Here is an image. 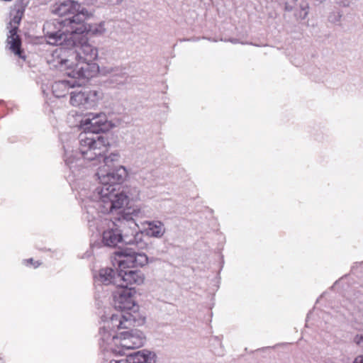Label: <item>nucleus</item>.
<instances>
[{
	"instance_id": "nucleus-1",
	"label": "nucleus",
	"mask_w": 363,
	"mask_h": 363,
	"mask_svg": "<svg viewBox=\"0 0 363 363\" xmlns=\"http://www.w3.org/2000/svg\"><path fill=\"white\" fill-rule=\"evenodd\" d=\"M86 217L90 227L103 231L102 242L108 247H116L118 243L135 246L143 249L147 243L143 234L138 230L135 218H142L143 211L138 207H128L119 211L103 213L94 205L85 206Z\"/></svg>"
},
{
	"instance_id": "nucleus-2",
	"label": "nucleus",
	"mask_w": 363,
	"mask_h": 363,
	"mask_svg": "<svg viewBox=\"0 0 363 363\" xmlns=\"http://www.w3.org/2000/svg\"><path fill=\"white\" fill-rule=\"evenodd\" d=\"M96 176L99 185L88 199L93 203L94 207L103 213L121 210L128 203V199H139L140 191L136 187L133 189V192L116 191V186L127 176L126 169L123 166L108 169L99 167Z\"/></svg>"
},
{
	"instance_id": "nucleus-3",
	"label": "nucleus",
	"mask_w": 363,
	"mask_h": 363,
	"mask_svg": "<svg viewBox=\"0 0 363 363\" xmlns=\"http://www.w3.org/2000/svg\"><path fill=\"white\" fill-rule=\"evenodd\" d=\"M110 142L106 135L89 137L86 134L79 135V147L77 150H69L63 145L65 150V162L74 177L77 176V172L83 165V160L88 161L103 160L107 169L118 167L121 155L118 152H111L108 156L104 155L108 151Z\"/></svg>"
},
{
	"instance_id": "nucleus-4",
	"label": "nucleus",
	"mask_w": 363,
	"mask_h": 363,
	"mask_svg": "<svg viewBox=\"0 0 363 363\" xmlns=\"http://www.w3.org/2000/svg\"><path fill=\"white\" fill-rule=\"evenodd\" d=\"M73 44H67L71 50V59L74 62V68L68 72L69 77L79 79H89L99 72V66L94 62L98 57V50L90 44L85 35L74 33Z\"/></svg>"
},
{
	"instance_id": "nucleus-5",
	"label": "nucleus",
	"mask_w": 363,
	"mask_h": 363,
	"mask_svg": "<svg viewBox=\"0 0 363 363\" xmlns=\"http://www.w3.org/2000/svg\"><path fill=\"white\" fill-rule=\"evenodd\" d=\"M116 255L118 257V265L117 287L135 288L133 286V284H143L145 278L140 271L125 269L145 266L148 262L147 256L133 247L121 250Z\"/></svg>"
},
{
	"instance_id": "nucleus-6",
	"label": "nucleus",
	"mask_w": 363,
	"mask_h": 363,
	"mask_svg": "<svg viewBox=\"0 0 363 363\" xmlns=\"http://www.w3.org/2000/svg\"><path fill=\"white\" fill-rule=\"evenodd\" d=\"M83 16L75 15L72 18L54 19L43 25V33L48 43L50 45L73 44L74 23L82 21Z\"/></svg>"
},
{
	"instance_id": "nucleus-7",
	"label": "nucleus",
	"mask_w": 363,
	"mask_h": 363,
	"mask_svg": "<svg viewBox=\"0 0 363 363\" xmlns=\"http://www.w3.org/2000/svg\"><path fill=\"white\" fill-rule=\"evenodd\" d=\"M135 294V288L117 287L113 292L115 309L121 313L130 312L133 314H139L138 306L135 303L134 298Z\"/></svg>"
},
{
	"instance_id": "nucleus-8",
	"label": "nucleus",
	"mask_w": 363,
	"mask_h": 363,
	"mask_svg": "<svg viewBox=\"0 0 363 363\" xmlns=\"http://www.w3.org/2000/svg\"><path fill=\"white\" fill-rule=\"evenodd\" d=\"M80 126L85 132L84 134H86L89 137H96L93 135L94 133L98 134L100 132L108 130L111 128V123L104 113H89L81 121Z\"/></svg>"
},
{
	"instance_id": "nucleus-9",
	"label": "nucleus",
	"mask_w": 363,
	"mask_h": 363,
	"mask_svg": "<svg viewBox=\"0 0 363 363\" xmlns=\"http://www.w3.org/2000/svg\"><path fill=\"white\" fill-rule=\"evenodd\" d=\"M144 318H141L139 314H133L130 312L121 313L117 311L108 320L105 322L104 327L108 330L118 333L121 329H129L132 326L143 324Z\"/></svg>"
},
{
	"instance_id": "nucleus-10",
	"label": "nucleus",
	"mask_w": 363,
	"mask_h": 363,
	"mask_svg": "<svg viewBox=\"0 0 363 363\" xmlns=\"http://www.w3.org/2000/svg\"><path fill=\"white\" fill-rule=\"evenodd\" d=\"M47 57V62L51 68L57 69L62 72H71L74 68V62L71 59L72 54L69 47L60 45Z\"/></svg>"
},
{
	"instance_id": "nucleus-11",
	"label": "nucleus",
	"mask_w": 363,
	"mask_h": 363,
	"mask_svg": "<svg viewBox=\"0 0 363 363\" xmlns=\"http://www.w3.org/2000/svg\"><path fill=\"white\" fill-rule=\"evenodd\" d=\"M23 12L24 9L19 5H16L14 9L11 12V16H12L9 22L11 29L7 38V43L9 45V49L20 57H22L21 50V41L19 36L17 35V31Z\"/></svg>"
},
{
	"instance_id": "nucleus-12",
	"label": "nucleus",
	"mask_w": 363,
	"mask_h": 363,
	"mask_svg": "<svg viewBox=\"0 0 363 363\" xmlns=\"http://www.w3.org/2000/svg\"><path fill=\"white\" fill-rule=\"evenodd\" d=\"M101 90H84L70 92V104L74 106L86 108L96 106L103 99Z\"/></svg>"
},
{
	"instance_id": "nucleus-13",
	"label": "nucleus",
	"mask_w": 363,
	"mask_h": 363,
	"mask_svg": "<svg viewBox=\"0 0 363 363\" xmlns=\"http://www.w3.org/2000/svg\"><path fill=\"white\" fill-rule=\"evenodd\" d=\"M145 342L143 333L138 329L120 332L119 345L124 349H135L142 347Z\"/></svg>"
},
{
	"instance_id": "nucleus-14",
	"label": "nucleus",
	"mask_w": 363,
	"mask_h": 363,
	"mask_svg": "<svg viewBox=\"0 0 363 363\" xmlns=\"http://www.w3.org/2000/svg\"><path fill=\"white\" fill-rule=\"evenodd\" d=\"M52 13L60 17L72 18L77 13H87L84 9L82 8L80 4L74 0H67L62 2L56 3L52 6Z\"/></svg>"
},
{
	"instance_id": "nucleus-15",
	"label": "nucleus",
	"mask_w": 363,
	"mask_h": 363,
	"mask_svg": "<svg viewBox=\"0 0 363 363\" xmlns=\"http://www.w3.org/2000/svg\"><path fill=\"white\" fill-rule=\"evenodd\" d=\"M108 363H156V354L153 352L141 350L128 354L124 359H112Z\"/></svg>"
},
{
	"instance_id": "nucleus-16",
	"label": "nucleus",
	"mask_w": 363,
	"mask_h": 363,
	"mask_svg": "<svg viewBox=\"0 0 363 363\" xmlns=\"http://www.w3.org/2000/svg\"><path fill=\"white\" fill-rule=\"evenodd\" d=\"M77 15L83 16V18L82 21L74 23V28L73 30L74 33L81 35H84V33L86 35H100L105 32L104 22L94 24L85 23L84 21L86 20V13H77Z\"/></svg>"
},
{
	"instance_id": "nucleus-17",
	"label": "nucleus",
	"mask_w": 363,
	"mask_h": 363,
	"mask_svg": "<svg viewBox=\"0 0 363 363\" xmlns=\"http://www.w3.org/2000/svg\"><path fill=\"white\" fill-rule=\"evenodd\" d=\"M70 77L71 79L69 80L58 81L52 84V90L55 97H64L68 94L69 88L81 86L85 83V79Z\"/></svg>"
},
{
	"instance_id": "nucleus-18",
	"label": "nucleus",
	"mask_w": 363,
	"mask_h": 363,
	"mask_svg": "<svg viewBox=\"0 0 363 363\" xmlns=\"http://www.w3.org/2000/svg\"><path fill=\"white\" fill-rule=\"evenodd\" d=\"M100 342L99 345L104 351H113V344L115 345H119V335L120 333H114L107 328L103 326L100 328Z\"/></svg>"
},
{
	"instance_id": "nucleus-19",
	"label": "nucleus",
	"mask_w": 363,
	"mask_h": 363,
	"mask_svg": "<svg viewBox=\"0 0 363 363\" xmlns=\"http://www.w3.org/2000/svg\"><path fill=\"white\" fill-rule=\"evenodd\" d=\"M96 281H99L104 285L113 284L117 287L118 272L116 273L112 268L101 269L98 277H96Z\"/></svg>"
},
{
	"instance_id": "nucleus-20",
	"label": "nucleus",
	"mask_w": 363,
	"mask_h": 363,
	"mask_svg": "<svg viewBox=\"0 0 363 363\" xmlns=\"http://www.w3.org/2000/svg\"><path fill=\"white\" fill-rule=\"evenodd\" d=\"M146 234L153 238H161L165 233L164 224L160 220L147 221Z\"/></svg>"
},
{
	"instance_id": "nucleus-21",
	"label": "nucleus",
	"mask_w": 363,
	"mask_h": 363,
	"mask_svg": "<svg viewBox=\"0 0 363 363\" xmlns=\"http://www.w3.org/2000/svg\"><path fill=\"white\" fill-rule=\"evenodd\" d=\"M342 16V11L334 12L329 16V20L333 23H337L341 21Z\"/></svg>"
},
{
	"instance_id": "nucleus-22",
	"label": "nucleus",
	"mask_w": 363,
	"mask_h": 363,
	"mask_svg": "<svg viewBox=\"0 0 363 363\" xmlns=\"http://www.w3.org/2000/svg\"><path fill=\"white\" fill-rule=\"evenodd\" d=\"M334 4L340 8H349L352 2L351 0H334Z\"/></svg>"
},
{
	"instance_id": "nucleus-23",
	"label": "nucleus",
	"mask_w": 363,
	"mask_h": 363,
	"mask_svg": "<svg viewBox=\"0 0 363 363\" xmlns=\"http://www.w3.org/2000/svg\"><path fill=\"white\" fill-rule=\"evenodd\" d=\"M146 176L145 177H143V184L144 186H146L147 187H149L152 185L150 179L152 178V174L151 173H146L145 174Z\"/></svg>"
},
{
	"instance_id": "nucleus-24",
	"label": "nucleus",
	"mask_w": 363,
	"mask_h": 363,
	"mask_svg": "<svg viewBox=\"0 0 363 363\" xmlns=\"http://www.w3.org/2000/svg\"><path fill=\"white\" fill-rule=\"evenodd\" d=\"M354 342L359 346L363 347V335H357L354 337Z\"/></svg>"
},
{
	"instance_id": "nucleus-25",
	"label": "nucleus",
	"mask_w": 363,
	"mask_h": 363,
	"mask_svg": "<svg viewBox=\"0 0 363 363\" xmlns=\"http://www.w3.org/2000/svg\"><path fill=\"white\" fill-rule=\"evenodd\" d=\"M25 262L30 263L31 264H33L35 268H37L40 265V263L38 262H34V260L32 258L26 259V260H25Z\"/></svg>"
},
{
	"instance_id": "nucleus-26",
	"label": "nucleus",
	"mask_w": 363,
	"mask_h": 363,
	"mask_svg": "<svg viewBox=\"0 0 363 363\" xmlns=\"http://www.w3.org/2000/svg\"><path fill=\"white\" fill-rule=\"evenodd\" d=\"M353 363H363V355L357 356L354 358Z\"/></svg>"
},
{
	"instance_id": "nucleus-27",
	"label": "nucleus",
	"mask_w": 363,
	"mask_h": 363,
	"mask_svg": "<svg viewBox=\"0 0 363 363\" xmlns=\"http://www.w3.org/2000/svg\"><path fill=\"white\" fill-rule=\"evenodd\" d=\"M285 9L286 11H291L293 10V6H291L289 2H286L285 4Z\"/></svg>"
},
{
	"instance_id": "nucleus-28",
	"label": "nucleus",
	"mask_w": 363,
	"mask_h": 363,
	"mask_svg": "<svg viewBox=\"0 0 363 363\" xmlns=\"http://www.w3.org/2000/svg\"><path fill=\"white\" fill-rule=\"evenodd\" d=\"M80 196H84L82 192H80Z\"/></svg>"
}]
</instances>
